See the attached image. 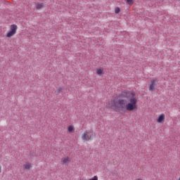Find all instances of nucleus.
Returning a JSON list of instances; mask_svg holds the SVG:
<instances>
[{
	"label": "nucleus",
	"instance_id": "obj_1",
	"mask_svg": "<svg viewBox=\"0 0 180 180\" xmlns=\"http://www.w3.org/2000/svg\"><path fill=\"white\" fill-rule=\"evenodd\" d=\"M122 96L129 99V102L126 104L124 100L120 98H115L108 102V108L114 109L115 112H133L137 110L139 105H137V98L134 91H124L122 93Z\"/></svg>",
	"mask_w": 180,
	"mask_h": 180
},
{
	"label": "nucleus",
	"instance_id": "obj_2",
	"mask_svg": "<svg viewBox=\"0 0 180 180\" xmlns=\"http://www.w3.org/2000/svg\"><path fill=\"white\" fill-rule=\"evenodd\" d=\"M94 136H95L94 131L86 130L82 135V140H83V141H90V140L94 139Z\"/></svg>",
	"mask_w": 180,
	"mask_h": 180
},
{
	"label": "nucleus",
	"instance_id": "obj_3",
	"mask_svg": "<svg viewBox=\"0 0 180 180\" xmlns=\"http://www.w3.org/2000/svg\"><path fill=\"white\" fill-rule=\"evenodd\" d=\"M17 32L18 25L13 24L10 26V31L7 32L6 37H7V39H11V37H13Z\"/></svg>",
	"mask_w": 180,
	"mask_h": 180
},
{
	"label": "nucleus",
	"instance_id": "obj_4",
	"mask_svg": "<svg viewBox=\"0 0 180 180\" xmlns=\"http://www.w3.org/2000/svg\"><path fill=\"white\" fill-rule=\"evenodd\" d=\"M156 122L158 123L162 124L165 122V114L162 113L160 114L156 119Z\"/></svg>",
	"mask_w": 180,
	"mask_h": 180
},
{
	"label": "nucleus",
	"instance_id": "obj_5",
	"mask_svg": "<svg viewBox=\"0 0 180 180\" xmlns=\"http://www.w3.org/2000/svg\"><path fill=\"white\" fill-rule=\"evenodd\" d=\"M155 85H157V79H152L149 84V90L155 91Z\"/></svg>",
	"mask_w": 180,
	"mask_h": 180
},
{
	"label": "nucleus",
	"instance_id": "obj_6",
	"mask_svg": "<svg viewBox=\"0 0 180 180\" xmlns=\"http://www.w3.org/2000/svg\"><path fill=\"white\" fill-rule=\"evenodd\" d=\"M32 163L27 162L23 165V169L25 171H30V169H32Z\"/></svg>",
	"mask_w": 180,
	"mask_h": 180
},
{
	"label": "nucleus",
	"instance_id": "obj_7",
	"mask_svg": "<svg viewBox=\"0 0 180 180\" xmlns=\"http://www.w3.org/2000/svg\"><path fill=\"white\" fill-rule=\"evenodd\" d=\"M61 162L63 165L70 164V162H71V158L68 156L64 157L61 159Z\"/></svg>",
	"mask_w": 180,
	"mask_h": 180
},
{
	"label": "nucleus",
	"instance_id": "obj_8",
	"mask_svg": "<svg viewBox=\"0 0 180 180\" xmlns=\"http://www.w3.org/2000/svg\"><path fill=\"white\" fill-rule=\"evenodd\" d=\"M68 131L70 134L75 133V128L74 127V125H70L68 127Z\"/></svg>",
	"mask_w": 180,
	"mask_h": 180
},
{
	"label": "nucleus",
	"instance_id": "obj_9",
	"mask_svg": "<svg viewBox=\"0 0 180 180\" xmlns=\"http://www.w3.org/2000/svg\"><path fill=\"white\" fill-rule=\"evenodd\" d=\"M96 72L98 75H102L103 74V68H98Z\"/></svg>",
	"mask_w": 180,
	"mask_h": 180
},
{
	"label": "nucleus",
	"instance_id": "obj_10",
	"mask_svg": "<svg viewBox=\"0 0 180 180\" xmlns=\"http://www.w3.org/2000/svg\"><path fill=\"white\" fill-rule=\"evenodd\" d=\"M61 91H63V89H62V88L57 89L55 91L56 95H60V94H61Z\"/></svg>",
	"mask_w": 180,
	"mask_h": 180
},
{
	"label": "nucleus",
	"instance_id": "obj_11",
	"mask_svg": "<svg viewBox=\"0 0 180 180\" xmlns=\"http://www.w3.org/2000/svg\"><path fill=\"white\" fill-rule=\"evenodd\" d=\"M44 7V4L41 3L37 5V9H41V8Z\"/></svg>",
	"mask_w": 180,
	"mask_h": 180
},
{
	"label": "nucleus",
	"instance_id": "obj_12",
	"mask_svg": "<svg viewBox=\"0 0 180 180\" xmlns=\"http://www.w3.org/2000/svg\"><path fill=\"white\" fill-rule=\"evenodd\" d=\"M126 2L128 5H133V4H134V1L133 0H126Z\"/></svg>",
	"mask_w": 180,
	"mask_h": 180
},
{
	"label": "nucleus",
	"instance_id": "obj_13",
	"mask_svg": "<svg viewBox=\"0 0 180 180\" xmlns=\"http://www.w3.org/2000/svg\"><path fill=\"white\" fill-rule=\"evenodd\" d=\"M115 13H120V7H116L115 8Z\"/></svg>",
	"mask_w": 180,
	"mask_h": 180
},
{
	"label": "nucleus",
	"instance_id": "obj_14",
	"mask_svg": "<svg viewBox=\"0 0 180 180\" xmlns=\"http://www.w3.org/2000/svg\"><path fill=\"white\" fill-rule=\"evenodd\" d=\"M2 172V167L0 165V174Z\"/></svg>",
	"mask_w": 180,
	"mask_h": 180
},
{
	"label": "nucleus",
	"instance_id": "obj_15",
	"mask_svg": "<svg viewBox=\"0 0 180 180\" xmlns=\"http://www.w3.org/2000/svg\"><path fill=\"white\" fill-rule=\"evenodd\" d=\"M136 180H143L142 179H136Z\"/></svg>",
	"mask_w": 180,
	"mask_h": 180
}]
</instances>
